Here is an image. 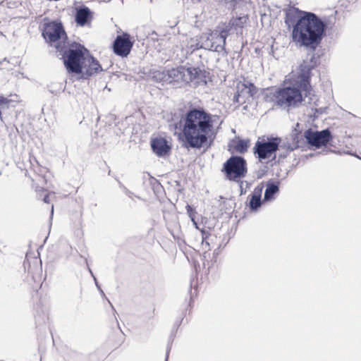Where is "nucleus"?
Instances as JSON below:
<instances>
[{"label":"nucleus","mask_w":361,"mask_h":361,"mask_svg":"<svg viewBox=\"0 0 361 361\" xmlns=\"http://www.w3.org/2000/svg\"><path fill=\"white\" fill-rule=\"evenodd\" d=\"M325 28V23L317 16L305 12L293 26V41L300 47L314 48L320 43Z\"/></svg>","instance_id":"f03ea898"},{"label":"nucleus","mask_w":361,"mask_h":361,"mask_svg":"<svg viewBox=\"0 0 361 361\" xmlns=\"http://www.w3.org/2000/svg\"><path fill=\"white\" fill-rule=\"evenodd\" d=\"M151 147L158 157L165 156L171 149V147L169 145L166 140L161 137L152 139Z\"/></svg>","instance_id":"dca6fc26"},{"label":"nucleus","mask_w":361,"mask_h":361,"mask_svg":"<svg viewBox=\"0 0 361 361\" xmlns=\"http://www.w3.org/2000/svg\"><path fill=\"white\" fill-rule=\"evenodd\" d=\"M240 195L246 193L247 190L250 188V183L246 180L239 181Z\"/></svg>","instance_id":"5701e85b"},{"label":"nucleus","mask_w":361,"mask_h":361,"mask_svg":"<svg viewBox=\"0 0 361 361\" xmlns=\"http://www.w3.org/2000/svg\"><path fill=\"white\" fill-rule=\"evenodd\" d=\"M305 12L295 7H290L286 12L285 23L288 27L294 26L298 19L301 18Z\"/></svg>","instance_id":"a211bd4d"},{"label":"nucleus","mask_w":361,"mask_h":361,"mask_svg":"<svg viewBox=\"0 0 361 361\" xmlns=\"http://www.w3.org/2000/svg\"><path fill=\"white\" fill-rule=\"evenodd\" d=\"M204 77V73L197 68L179 66L168 70V83L181 86L196 80L199 83Z\"/></svg>","instance_id":"20e7f679"},{"label":"nucleus","mask_w":361,"mask_h":361,"mask_svg":"<svg viewBox=\"0 0 361 361\" xmlns=\"http://www.w3.org/2000/svg\"><path fill=\"white\" fill-rule=\"evenodd\" d=\"M88 54V50L80 44L70 48L63 55V62L68 73L79 74L83 59Z\"/></svg>","instance_id":"39448f33"},{"label":"nucleus","mask_w":361,"mask_h":361,"mask_svg":"<svg viewBox=\"0 0 361 361\" xmlns=\"http://www.w3.org/2000/svg\"><path fill=\"white\" fill-rule=\"evenodd\" d=\"M88 271H89L90 274H91V276H92L93 278H94V277H95V276H94V274H93V273H92V270H91V269H90V267H88Z\"/></svg>","instance_id":"7c9ffc66"},{"label":"nucleus","mask_w":361,"mask_h":361,"mask_svg":"<svg viewBox=\"0 0 361 361\" xmlns=\"http://www.w3.org/2000/svg\"><path fill=\"white\" fill-rule=\"evenodd\" d=\"M269 101L275 106L289 111L302 105V102L310 104L315 103L316 97L310 102V97H305V92L300 87V85L295 81L294 83L287 86L277 88L270 93Z\"/></svg>","instance_id":"7ed1b4c3"},{"label":"nucleus","mask_w":361,"mask_h":361,"mask_svg":"<svg viewBox=\"0 0 361 361\" xmlns=\"http://www.w3.org/2000/svg\"><path fill=\"white\" fill-rule=\"evenodd\" d=\"M43 201L45 202V203H49V195H47L44 196V199H43Z\"/></svg>","instance_id":"cd10ccee"},{"label":"nucleus","mask_w":361,"mask_h":361,"mask_svg":"<svg viewBox=\"0 0 361 361\" xmlns=\"http://www.w3.org/2000/svg\"><path fill=\"white\" fill-rule=\"evenodd\" d=\"M183 122L180 140L185 149H200L214 134L212 116L204 109L190 110Z\"/></svg>","instance_id":"f257e3e1"},{"label":"nucleus","mask_w":361,"mask_h":361,"mask_svg":"<svg viewBox=\"0 0 361 361\" xmlns=\"http://www.w3.org/2000/svg\"><path fill=\"white\" fill-rule=\"evenodd\" d=\"M264 189L263 183H260L257 185L253 192L251 195V198L250 200L249 206L252 211H256L262 205V193Z\"/></svg>","instance_id":"f3484780"},{"label":"nucleus","mask_w":361,"mask_h":361,"mask_svg":"<svg viewBox=\"0 0 361 361\" xmlns=\"http://www.w3.org/2000/svg\"><path fill=\"white\" fill-rule=\"evenodd\" d=\"M168 70L165 71H154L152 72V79L158 82L168 83L167 80Z\"/></svg>","instance_id":"412c9836"},{"label":"nucleus","mask_w":361,"mask_h":361,"mask_svg":"<svg viewBox=\"0 0 361 361\" xmlns=\"http://www.w3.org/2000/svg\"><path fill=\"white\" fill-rule=\"evenodd\" d=\"M92 18V13L89 8L82 6L77 9L75 22L80 26L86 25Z\"/></svg>","instance_id":"6ab92c4d"},{"label":"nucleus","mask_w":361,"mask_h":361,"mask_svg":"<svg viewBox=\"0 0 361 361\" xmlns=\"http://www.w3.org/2000/svg\"><path fill=\"white\" fill-rule=\"evenodd\" d=\"M280 138L271 137L267 140L257 141L254 147V152L260 161L269 159L279 149Z\"/></svg>","instance_id":"1a4fd4ad"},{"label":"nucleus","mask_w":361,"mask_h":361,"mask_svg":"<svg viewBox=\"0 0 361 361\" xmlns=\"http://www.w3.org/2000/svg\"><path fill=\"white\" fill-rule=\"evenodd\" d=\"M191 221L192 222V224H195L196 223V221H195V218H192L191 219Z\"/></svg>","instance_id":"2f4dec72"},{"label":"nucleus","mask_w":361,"mask_h":361,"mask_svg":"<svg viewBox=\"0 0 361 361\" xmlns=\"http://www.w3.org/2000/svg\"><path fill=\"white\" fill-rule=\"evenodd\" d=\"M81 72L79 73L80 78L87 79L90 76L103 71V68L99 62L89 53L83 59V63L81 66Z\"/></svg>","instance_id":"f8f14e48"},{"label":"nucleus","mask_w":361,"mask_h":361,"mask_svg":"<svg viewBox=\"0 0 361 361\" xmlns=\"http://www.w3.org/2000/svg\"><path fill=\"white\" fill-rule=\"evenodd\" d=\"M193 225L195 226V228L200 230L202 233V245H205L206 246H207L209 247V243L207 242L208 233H206L203 230H201L199 228L197 222L195 224H194Z\"/></svg>","instance_id":"b1692460"},{"label":"nucleus","mask_w":361,"mask_h":361,"mask_svg":"<svg viewBox=\"0 0 361 361\" xmlns=\"http://www.w3.org/2000/svg\"><path fill=\"white\" fill-rule=\"evenodd\" d=\"M237 88V94L235 95V97L238 102H244L256 93V87L249 81L238 84Z\"/></svg>","instance_id":"4468645a"},{"label":"nucleus","mask_w":361,"mask_h":361,"mask_svg":"<svg viewBox=\"0 0 361 361\" xmlns=\"http://www.w3.org/2000/svg\"><path fill=\"white\" fill-rule=\"evenodd\" d=\"M0 1H3V0H0Z\"/></svg>","instance_id":"72a5a7b5"},{"label":"nucleus","mask_w":361,"mask_h":361,"mask_svg":"<svg viewBox=\"0 0 361 361\" xmlns=\"http://www.w3.org/2000/svg\"><path fill=\"white\" fill-rule=\"evenodd\" d=\"M54 214V205L51 206V216L50 219H51Z\"/></svg>","instance_id":"c85d7f7f"},{"label":"nucleus","mask_w":361,"mask_h":361,"mask_svg":"<svg viewBox=\"0 0 361 361\" xmlns=\"http://www.w3.org/2000/svg\"><path fill=\"white\" fill-rule=\"evenodd\" d=\"M249 144V140H239L235 145V149L238 153H244L247 150Z\"/></svg>","instance_id":"4be33fe9"},{"label":"nucleus","mask_w":361,"mask_h":361,"mask_svg":"<svg viewBox=\"0 0 361 361\" xmlns=\"http://www.w3.org/2000/svg\"><path fill=\"white\" fill-rule=\"evenodd\" d=\"M316 61L314 56L310 60H304L300 66V73L295 82L300 85L303 91L305 92V97H310V102L315 97L314 91L310 85V78L311 71L315 67Z\"/></svg>","instance_id":"0eeeda50"},{"label":"nucleus","mask_w":361,"mask_h":361,"mask_svg":"<svg viewBox=\"0 0 361 361\" xmlns=\"http://www.w3.org/2000/svg\"><path fill=\"white\" fill-rule=\"evenodd\" d=\"M42 36L47 42H55L66 36V32L61 22L49 21L43 24Z\"/></svg>","instance_id":"9d476101"},{"label":"nucleus","mask_w":361,"mask_h":361,"mask_svg":"<svg viewBox=\"0 0 361 361\" xmlns=\"http://www.w3.org/2000/svg\"><path fill=\"white\" fill-rule=\"evenodd\" d=\"M305 137L309 145L316 148H320L330 141L331 135L329 129L321 131H312L310 129L305 132Z\"/></svg>","instance_id":"9b49d317"},{"label":"nucleus","mask_w":361,"mask_h":361,"mask_svg":"<svg viewBox=\"0 0 361 361\" xmlns=\"http://www.w3.org/2000/svg\"><path fill=\"white\" fill-rule=\"evenodd\" d=\"M183 42L182 57L187 58L188 55L192 54L194 51L203 49L202 34L195 37L186 38Z\"/></svg>","instance_id":"2eb2a0df"},{"label":"nucleus","mask_w":361,"mask_h":361,"mask_svg":"<svg viewBox=\"0 0 361 361\" xmlns=\"http://www.w3.org/2000/svg\"><path fill=\"white\" fill-rule=\"evenodd\" d=\"M266 189L264 195V202H270L275 199V195L279 192V183H274L269 180L266 184Z\"/></svg>","instance_id":"aec40b11"},{"label":"nucleus","mask_w":361,"mask_h":361,"mask_svg":"<svg viewBox=\"0 0 361 361\" xmlns=\"http://www.w3.org/2000/svg\"><path fill=\"white\" fill-rule=\"evenodd\" d=\"M190 219H191L192 218H195V213H192L190 214V215H188Z\"/></svg>","instance_id":"c756f323"},{"label":"nucleus","mask_w":361,"mask_h":361,"mask_svg":"<svg viewBox=\"0 0 361 361\" xmlns=\"http://www.w3.org/2000/svg\"><path fill=\"white\" fill-rule=\"evenodd\" d=\"M186 210L188 215H190L192 213H195V210L192 208V207L189 204H187L186 206Z\"/></svg>","instance_id":"a878e982"},{"label":"nucleus","mask_w":361,"mask_h":361,"mask_svg":"<svg viewBox=\"0 0 361 361\" xmlns=\"http://www.w3.org/2000/svg\"><path fill=\"white\" fill-rule=\"evenodd\" d=\"M133 43L130 39V35L128 33H123L118 35L114 42L113 49L114 53L120 56H127L132 49Z\"/></svg>","instance_id":"ddd939ff"},{"label":"nucleus","mask_w":361,"mask_h":361,"mask_svg":"<svg viewBox=\"0 0 361 361\" xmlns=\"http://www.w3.org/2000/svg\"><path fill=\"white\" fill-rule=\"evenodd\" d=\"M166 361H168V355L166 356Z\"/></svg>","instance_id":"473e14b6"},{"label":"nucleus","mask_w":361,"mask_h":361,"mask_svg":"<svg viewBox=\"0 0 361 361\" xmlns=\"http://www.w3.org/2000/svg\"><path fill=\"white\" fill-rule=\"evenodd\" d=\"M94 283H95V285H96L97 288L99 290V291L101 292L102 295L104 296V293L103 290L101 289L100 286H99V284L97 283V279L95 277H94Z\"/></svg>","instance_id":"bb28decb"},{"label":"nucleus","mask_w":361,"mask_h":361,"mask_svg":"<svg viewBox=\"0 0 361 361\" xmlns=\"http://www.w3.org/2000/svg\"><path fill=\"white\" fill-rule=\"evenodd\" d=\"M247 21V18L245 16L235 18L233 20L232 25L235 26H242Z\"/></svg>","instance_id":"393cba45"},{"label":"nucleus","mask_w":361,"mask_h":361,"mask_svg":"<svg viewBox=\"0 0 361 361\" xmlns=\"http://www.w3.org/2000/svg\"><path fill=\"white\" fill-rule=\"evenodd\" d=\"M223 171L228 180L239 182L246 176V161L241 157L232 156L224 164Z\"/></svg>","instance_id":"423d86ee"},{"label":"nucleus","mask_w":361,"mask_h":361,"mask_svg":"<svg viewBox=\"0 0 361 361\" xmlns=\"http://www.w3.org/2000/svg\"><path fill=\"white\" fill-rule=\"evenodd\" d=\"M228 30H215L209 34L203 33V49L209 51L221 52L224 50Z\"/></svg>","instance_id":"6e6552de"}]
</instances>
